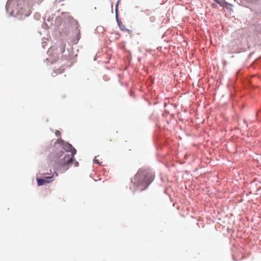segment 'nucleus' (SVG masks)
Masks as SVG:
<instances>
[{"label": "nucleus", "mask_w": 261, "mask_h": 261, "mask_svg": "<svg viewBox=\"0 0 261 261\" xmlns=\"http://www.w3.org/2000/svg\"><path fill=\"white\" fill-rule=\"evenodd\" d=\"M73 154H69L67 153H63L61 154H56L52 156L51 160L53 163L52 166L55 170H61L64 172L68 170L69 166L74 161Z\"/></svg>", "instance_id": "f257e3e1"}, {"label": "nucleus", "mask_w": 261, "mask_h": 261, "mask_svg": "<svg viewBox=\"0 0 261 261\" xmlns=\"http://www.w3.org/2000/svg\"><path fill=\"white\" fill-rule=\"evenodd\" d=\"M153 180L152 175L147 170L140 169L132 179V182L141 191L148 187Z\"/></svg>", "instance_id": "f03ea898"}, {"label": "nucleus", "mask_w": 261, "mask_h": 261, "mask_svg": "<svg viewBox=\"0 0 261 261\" xmlns=\"http://www.w3.org/2000/svg\"><path fill=\"white\" fill-rule=\"evenodd\" d=\"M22 0H8L6 4V9L11 15H17L23 12Z\"/></svg>", "instance_id": "7ed1b4c3"}, {"label": "nucleus", "mask_w": 261, "mask_h": 261, "mask_svg": "<svg viewBox=\"0 0 261 261\" xmlns=\"http://www.w3.org/2000/svg\"><path fill=\"white\" fill-rule=\"evenodd\" d=\"M54 147L57 148H61L67 152H70V154L75 155L76 153V149L70 144L64 142L61 139L57 140L54 144Z\"/></svg>", "instance_id": "20e7f679"}, {"label": "nucleus", "mask_w": 261, "mask_h": 261, "mask_svg": "<svg viewBox=\"0 0 261 261\" xmlns=\"http://www.w3.org/2000/svg\"><path fill=\"white\" fill-rule=\"evenodd\" d=\"M54 179H53V176H46L44 178H37V183L38 186H41L45 184H47L51 182Z\"/></svg>", "instance_id": "39448f33"}, {"label": "nucleus", "mask_w": 261, "mask_h": 261, "mask_svg": "<svg viewBox=\"0 0 261 261\" xmlns=\"http://www.w3.org/2000/svg\"><path fill=\"white\" fill-rule=\"evenodd\" d=\"M216 2H217L218 4L222 6H224L225 4L227 3L225 1V0H214Z\"/></svg>", "instance_id": "423d86ee"}, {"label": "nucleus", "mask_w": 261, "mask_h": 261, "mask_svg": "<svg viewBox=\"0 0 261 261\" xmlns=\"http://www.w3.org/2000/svg\"><path fill=\"white\" fill-rule=\"evenodd\" d=\"M98 156H95V158H94V162L95 163H96V164H98V165H100V164L101 163V162H100L99 161V160H98Z\"/></svg>", "instance_id": "0eeeda50"}, {"label": "nucleus", "mask_w": 261, "mask_h": 261, "mask_svg": "<svg viewBox=\"0 0 261 261\" xmlns=\"http://www.w3.org/2000/svg\"><path fill=\"white\" fill-rule=\"evenodd\" d=\"M120 29L122 31H125L126 30L125 25H121L120 24H119Z\"/></svg>", "instance_id": "6e6552de"}, {"label": "nucleus", "mask_w": 261, "mask_h": 261, "mask_svg": "<svg viewBox=\"0 0 261 261\" xmlns=\"http://www.w3.org/2000/svg\"><path fill=\"white\" fill-rule=\"evenodd\" d=\"M55 135L57 136H59L60 135V132L58 130H56V132H55Z\"/></svg>", "instance_id": "1a4fd4ad"}, {"label": "nucleus", "mask_w": 261, "mask_h": 261, "mask_svg": "<svg viewBox=\"0 0 261 261\" xmlns=\"http://www.w3.org/2000/svg\"><path fill=\"white\" fill-rule=\"evenodd\" d=\"M118 2H117V3L116 6V8H115V11H116V14H117V12H118Z\"/></svg>", "instance_id": "9d476101"}, {"label": "nucleus", "mask_w": 261, "mask_h": 261, "mask_svg": "<svg viewBox=\"0 0 261 261\" xmlns=\"http://www.w3.org/2000/svg\"><path fill=\"white\" fill-rule=\"evenodd\" d=\"M75 163V166H77L78 165H79V163L77 162V161H75V160H74V161Z\"/></svg>", "instance_id": "9b49d317"}, {"label": "nucleus", "mask_w": 261, "mask_h": 261, "mask_svg": "<svg viewBox=\"0 0 261 261\" xmlns=\"http://www.w3.org/2000/svg\"><path fill=\"white\" fill-rule=\"evenodd\" d=\"M54 175L56 176H58V174L56 172H55L54 175H53V176H54Z\"/></svg>", "instance_id": "f8f14e48"}, {"label": "nucleus", "mask_w": 261, "mask_h": 261, "mask_svg": "<svg viewBox=\"0 0 261 261\" xmlns=\"http://www.w3.org/2000/svg\"><path fill=\"white\" fill-rule=\"evenodd\" d=\"M63 153H64V152L62 153V151H60V153H58V154H61Z\"/></svg>", "instance_id": "ddd939ff"}]
</instances>
